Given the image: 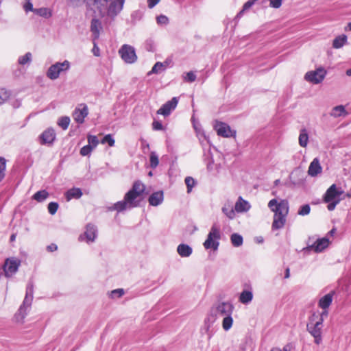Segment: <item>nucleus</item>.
<instances>
[{
	"instance_id": "nucleus-1",
	"label": "nucleus",
	"mask_w": 351,
	"mask_h": 351,
	"mask_svg": "<svg viewBox=\"0 0 351 351\" xmlns=\"http://www.w3.org/2000/svg\"><path fill=\"white\" fill-rule=\"evenodd\" d=\"M145 190V186L139 180L133 183L132 187L124 195L121 201H119L108 208L109 210H117L118 213L123 212L126 209H131L140 206L141 201V196Z\"/></svg>"
},
{
	"instance_id": "nucleus-2",
	"label": "nucleus",
	"mask_w": 351,
	"mask_h": 351,
	"mask_svg": "<svg viewBox=\"0 0 351 351\" xmlns=\"http://www.w3.org/2000/svg\"><path fill=\"white\" fill-rule=\"evenodd\" d=\"M268 207L274 213L272 229L278 230L284 227L286 217L289 213V203L286 199H281L279 202L276 199H271Z\"/></svg>"
},
{
	"instance_id": "nucleus-3",
	"label": "nucleus",
	"mask_w": 351,
	"mask_h": 351,
	"mask_svg": "<svg viewBox=\"0 0 351 351\" xmlns=\"http://www.w3.org/2000/svg\"><path fill=\"white\" fill-rule=\"evenodd\" d=\"M125 0H90V4L96 6L100 12L106 10L108 17L114 20L121 12Z\"/></svg>"
},
{
	"instance_id": "nucleus-4",
	"label": "nucleus",
	"mask_w": 351,
	"mask_h": 351,
	"mask_svg": "<svg viewBox=\"0 0 351 351\" xmlns=\"http://www.w3.org/2000/svg\"><path fill=\"white\" fill-rule=\"evenodd\" d=\"M71 68V63L68 60L57 62L51 64L46 72L47 77L51 80H57L62 73H66Z\"/></svg>"
},
{
	"instance_id": "nucleus-5",
	"label": "nucleus",
	"mask_w": 351,
	"mask_h": 351,
	"mask_svg": "<svg viewBox=\"0 0 351 351\" xmlns=\"http://www.w3.org/2000/svg\"><path fill=\"white\" fill-rule=\"evenodd\" d=\"M221 239V233L219 228L216 225L213 224L210 228V230L207 236L206 240L204 243V247L205 249H213L217 250L219 245V241Z\"/></svg>"
},
{
	"instance_id": "nucleus-6",
	"label": "nucleus",
	"mask_w": 351,
	"mask_h": 351,
	"mask_svg": "<svg viewBox=\"0 0 351 351\" xmlns=\"http://www.w3.org/2000/svg\"><path fill=\"white\" fill-rule=\"evenodd\" d=\"M326 74V70L319 66L314 71H308L304 75V80L313 84H318L324 80Z\"/></svg>"
},
{
	"instance_id": "nucleus-7",
	"label": "nucleus",
	"mask_w": 351,
	"mask_h": 351,
	"mask_svg": "<svg viewBox=\"0 0 351 351\" xmlns=\"http://www.w3.org/2000/svg\"><path fill=\"white\" fill-rule=\"evenodd\" d=\"M119 53L122 60L128 64L134 63L137 60L135 49L131 45L126 44L122 45L119 50Z\"/></svg>"
},
{
	"instance_id": "nucleus-8",
	"label": "nucleus",
	"mask_w": 351,
	"mask_h": 351,
	"mask_svg": "<svg viewBox=\"0 0 351 351\" xmlns=\"http://www.w3.org/2000/svg\"><path fill=\"white\" fill-rule=\"evenodd\" d=\"M321 321H316L315 323H308L306 324V330L313 337L314 342L319 345L322 342Z\"/></svg>"
},
{
	"instance_id": "nucleus-9",
	"label": "nucleus",
	"mask_w": 351,
	"mask_h": 351,
	"mask_svg": "<svg viewBox=\"0 0 351 351\" xmlns=\"http://www.w3.org/2000/svg\"><path fill=\"white\" fill-rule=\"evenodd\" d=\"M217 134L224 138L235 137L236 130H231L230 127L226 123L215 121L213 125Z\"/></svg>"
},
{
	"instance_id": "nucleus-10",
	"label": "nucleus",
	"mask_w": 351,
	"mask_h": 351,
	"mask_svg": "<svg viewBox=\"0 0 351 351\" xmlns=\"http://www.w3.org/2000/svg\"><path fill=\"white\" fill-rule=\"evenodd\" d=\"M21 263V261L19 258L14 257L7 258L3 265L5 276L9 277L14 274L18 271Z\"/></svg>"
},
{
	"instance_id": "nucleus-11",
	"label": "nucleus",
	"mask_w": 351,
	"mask_h": 351,
	"mask_svg": "<svg viewBox=\"0 0 351 351\" xmlns=\"http://www.w3.org/2000/svg\"><path fill=\"white\" fill-rule=\"evenodd\" d=\"M234 310V306L228 302H222L219 303L212 311L216 316L226 317L231 315Z\"/></svg>"
},
{
	"instance_id": "nucleus-12",
	"label": "nucleus",
	"mask_w": 351,
	"mask_h": 351,
	"mask_svg": "<svg viewBox=\"0 0 351 351\" xmlns=\"http://www.w3.org/2000/svg\"><path fill=\"white\" fill-rule=\"evenodd\" d=\"M56 138V134L53 128H49L44 130L39 136V143L43 145L51 146Z\"/></svg>"
},
{
	"instance_id": "nucleus-13",
	"label": "nucleus",
	"mask_w": 351,
	"mask_h": 351,
	"mask_svg": "<svg viewBox=\"0 0 351 351\" xmlns=\"http://www.w3.org/2000/svg\"><path fill=\"white\" fill-rule=\"evenodd\" d=\"M343 193L341 189H337L336 184H332L326 191L324 195V201L329 202L332 201H341L340 196Z\"/></svg>"
},
{
	"instance_id": "nucleus-14",
	"label": "nucleus",
	"mask_w": 351,
	"mask_h": 351,
	"mask_svg": "<svg viewBox=\"0 0 351 351\" xmlns=\"http://www.w3.org/2000/svg\"><path fill=\"white\" fill-rule=\"evenodd\" d=\"M311 238H309V241L307 246V250H313L316 253L322 252L329 245V239L324 237L322 239H317L313 243L310 244Z\"/></svg>"
},
{
	"instance_id": "nucleus-15",
	"label": "nucleus",
	"mask_w": 351,
	"mask_h": 351,
	"mask_svg": "<svg viewBox=\"0 0 351 351\" xmlns=\"http://www.w3.org/2000/svg\"><path fill=\"white\" fill-rule=\"evenodd\" d=\"M171 111H157L156 115L153 117L152 128L154 130H162L163 126L162 122L171 114Z\"/></svg>"
},
{
	"instance_id": "nucleus-16",
	"label": "nucleus",
	"mask_w": 351,
	"mask_h": 351,
	"mask_svg": "<svg viewBox=\"0 0 351 351\" xmlns=\"http://www.w3.org/2000/svg\"><path fill=\"white\" fill-rule=\"evenodd\" d=\"M322 170V167L320 165L319 160L317 158H315L313 160L308 167V174L311 177H315L320 173Z\"/></svg>"
},
{
	"instance_id": "nucleus-17",
	"label": "nucleus",
	"mask_w": 351,
	"mask_h": 351,
	"mask_svg": "<svg viewBox=\"0 0 351 351\" xmlns=\"http://www.w3.org/2000/svg\"><path fill=\"white\" fill-rule=\"evenodd\" d=\"M251 208L250 203L239 196L234 205V210L237 213H244L248 211Z\"/></svg>"
},
{
	"instance_id": "nucleus-18",
	"label": "nucleus",
	"mask_w": 351,
	"mask_h": 351,
	"mask_svg": "<svg viewBox=\"0 0 351 351\" xmlns=\"http://www.w3.org/2000/svg\"><path fill=\"white\" fill-rule=\"evenodd\" d=\"M334 294L335 291H332L321 298L319 300L318 306L322 309H328L332 302Z\"/></svg>"
},
{
	"instance_id": "nucleus-19",
	"label": "nucleus",
	"mask_w": 351,
	"mask_h": 351,
	"mask_svg": "<svg viewBox=\"0 0 351 351\" xmlns=\"http://www.w3.org/2000/svg\"><path fill=\"white\" fill-rule=\"evenodd\" d=\"M101 21L95 18H93L91 20L90 23V31L93 33V39H98L100 34V30L101 29Z\"/></svg>"
},
{
	"instance_id": "nucleus-20",
	"label": "nucleus",
	"mask_w": 351,
	"mask_h": 351,
	"mask_svg": "<svg viewBox=\"0 0 351 351\" xmlns=\"http://www.w3.org/2000/svg\"><path fill=\"white\" fill-rule=\"evenodd\" d=\"M164 199L163 192L162 191L153 193L149 197L148 202L150 205L157 206L160 205Z\"/></svg>"
},
{
	"instance_id": "nucleus-21",
	"label": "nucleus",
	"mask_w": 351,
	"mask_h": 351,
	"mask_svg": "<svg viewBox=\"0 0 351 351\" xmlns=\"http://www.w3.org/2000/svg\"><path fill=\"white\" fill-rule=\"evenodd\" d=\"M97 234V227L93 224L88 223L86 226V231L84 232V235L86 236V238L87 239V241L89 242H93L96 237Z\"/></svg>"
},
{
	"instance_id": "nucleus-22",
	"label": "nucleus",
	"mask_w": 351,
	"mask_h": 351,
	"mask_svg": "<svg viewBox=\"0 0 351 351\" xmlns=\"http://www.w3.org/2000/svg\"><path fill=\"white\" fill-rule=\"evenodd\" d=\"M177 252L181 257H189L192 254L193 249L185 243H181L177 247Z\"/></svg>"
},
{
	"instance_id": "nucleus-23",
	"label": "nucleus",
	"mask_w": 351,
	"mask_h": 351,
	"mask_svg": "<svg viewBox=\"0 0 351 351\" xmlns=\"http://www.w3.org/2000/svg\"><path fill=\"white\" fill-rule=\"evenodd\" d=\"M29 301V298H28L27 296H25V299L23 300V304L20 306V308L18 311V313L15 315L16 319L18 321H21L25 318V317L27 314L25 312L26 307H28L30 306V305H28Z\"/></svg>"
},
{
	"instance_id": "nucleus-24",
	"label": "nucleus",
	"mask_w": 351,
	"mask_h": 351,
	"mask_svg": "<svg viewBox=\"0 0 351 351\" xmlns=\"http://www.w3.org/2000/svg\"><path fill=\"white\" fill-rule=\"evenodd\" d=\"M82 195V191L80 188L73 187L69 190H68L66 193V199L67 201L71 200V199H79Z\"/></svg>"
},
{
	"instance_id": "nucleus-25",
	"label": "nucleus",
	"mask_w": 351,
	"mask_h": 351,
	"mask_svg": "<svg viewBox=\"0 0 351 351\" xmlns=\"http://www.w3.org/2000/svg\"><path fill=\"white\" fill-rule=\"evenodd\" d=\"M253 299L252 292L250 291L244 290L243 291L239 297V301L242 304H248Z\"/></svg>"
},
{
	"instance_id": "nucleus-26",
	"label": "nucleus",
	"mask_w": 351,
	"mask_h": 351,
	"mask_svg": "<svg viewBox=\"0 0 351 351\" xmlns=\"http://www.w3.org/2000/svg\"><path fill=\"white\" fill-rule=\"evenodd\" d=\"M348 38L345 34L336 37L332 43V47L335 49L342 47L347 42Z\"/></svg>"
},
{
	"instance_id": "nucleus-27",
	"label": "nucleus",
	"mask_w": 351,
	"mask_h": 351,
	"mask_svg": "<svg viewBox=\"0 0 351 351\" xmlns=\"http://www.w3.org/2000/svg\"><path fill=\"white\" fill-rule=\"evenodd\" d=\"M11 96V92L8 89L0 86V106L8 101Z\"/></svg>"
},
{
	"instance_id": "nucleus-28",
	"label": "nucleus",
	"mask_w": 351,
	"mask_h": 351,
	"mask_svg": "<svg viewBox=\"0 0 351 351\" xmlns=\"http://www.w3.org/2000/svg\"><path fill=\"white\" fill-rule=\"evenodd\" d=\"M308 141V135L307 130L305 128H302L300 130L299 136V144L302 147H306Z\"/></svg>"
},
{
	"instance_id": "nucleus-29",
	"label": "nucleus",
	"mask_w": 351,
	"mask_h": 351,
	"mask_svg": "<svg viewBox=\"0 0 351 351\" xmlns=\"http://www.w3.org/2000/svg\"><path fill=\"white\" fill-rule=\"evenodd\" d=\"M178 103V97H174L171 100L167 101L159 110H174Z\"/></svg>"
},
{
	"instance_id": "nucleus-30",
	"label": "nucleus",
	"mask_w": 351,
	"mask_h": 351,
	"mask_svg": "<svg viewBox=\"0 0 351 351\" xmlns=\"http://www.w3.org/2000/svg\"><path fill=\"white\" fill-rule=\"evenodd\" d=\"M215 320L216 315H215V313L212 311L211 313L207 316V317L204 320V328L205 329L206 332L209 331L211 325L215 322Z\"/></svg>"
},
{
	"instance_id": "nucleus-31",
	"label": "nucleus",
	"mask_w": 351,
	"mask_h": 351,
	"mask_svg": "<svg viewBox=\"0 0 351 351\" xmlns=\"http://www.w3.org/2000/svg\"><path fill=\"white\" fill-rule=\"evenodd\" d=\"M49 196V193L46 190H41L37 191L32 197L33 199L42 202L45 200Z\"/></svg>"
},
{
	"instance_id": "nucleus-32",
	"label": "nucleus",
	"mask_w": 351,
	"mask_h": 351,
	"mask_svg": "<svg viewBox=\"0 0 351 351\" xmlns=\"http://www.w3.org/2000/svg\"><path fill=\"white\" fill-rule=\"evenodd\" d=\"M231 243L234 247H239L243 244V239L241 235L233 233L230 237Z\"/></svg>"
},
{
	"instance_id": "nucleus-33",
	"label": "nucleus",
	"mask_w": 351,
	"mask_h": 351,
	"mask_svg": "<svg viewBox=\"0 0 351 351\" xmlns=\"http://www.w3.org/2000/svg\"><path fill=\"white\" fill-rule=\"evenodd\" d=\"M166 64H164V63L160 62H157L154 66L152 67V70L149 72V75L152 73H160L162 71H164L166 69Z\"/></svg>"
},
{
	"instance_id": "nucleus-34",
	"label": "nucleus",
	"mask_w": 351,
	"mask_h": 351,
	"mask_svg": "<svg viewBox=\"0 0 351 351\" xmlns=\"http://www.w3.org/2000/svg\"><path fill=\"white\" fill-rule=\"evenodd\" d=\"M70 121H71V119L69 117H67V116L61 117L58 120L57 124L62 130H66L69 128Z\"/></svg>"
},
{
	"instance_id": "nucleus-35",
	"label": "nucleus",
	"mask_w": 351,
	"mask_h": 351,
	"mask_svg": "<svg viewBox=\"0 0 351 351\" xmlns=\"http://www.w3.org/2000/svg\"><path fill=\"white\" fill-rule=\"evenodd\" d=\"M34 13L46 19L49 18L51 16V10L47 8L35 9V10H34Z\"/></svg>"
},
{
	"instance_id": "nucleus-36",
	"label": "nucleus",
	"mask_w": 351,
	"mask_h": 351,
	"mask_svg": "<svg viewBox=\"0 0 351 351\" xmlns=\"http://www.w3.org/2000/svg\"><path fill=\"white\" fill-rule=\"evenodd\" d=\"M88 111H76L74 114V119L78 123H82L85 117H87Z\"/></svg>"
},
{
	"instance_id": "nucleus-37",
	"label": "nucleus",
	"mask_w": 351,
	"mask_h": 351,
	"mask_svg": "<svg viewBox=\"0 0 351 351\" xmlns=\"http://www.w3.org/2000/svg\"><path fill=\"white\" fill-rule=\"evenodd\" d=\"M32 53L30 52L26 53L24 56H20L18 59V62L21 65H25L30 63L32 61Z\"/></svg>"
},
{
	"instance_id": "nucleus-38",
	"label": "nucleus",
	"mask_w": 351,
	"mask_h": 351,
	"mask_svg": "<svg viewBox=\"0 0 351 351\" xmlns=\"http://www.w3.org/2000/svg\"><path fill=\"white\" fill-rule=\"evenodd\" d=\"M233 319L231 315H228L223 317L222 326L224 330H228L232 326Z\"/></svg>"
},
{
	"instance_id": "nucleus-39",
	"label": "nucleus",
	"mask_w": 351,
	"mask_h": 351,
	"mask_svg": "<svg viewBox=\"0 0 351 351\" xmlns=\"http://www.w3.org/2000/svg\"><path fill=\"white\" fill-rule=\"evenodd\" d=\"M150 167L152 169L156 168L159 163L158 156L155 152H152L149 156Z\"/></svg>"
},
{
	"instance_id": "nucleus-40",
	"label": "nucleus",
	"mask_w": 351,
	"mask_h": 351,
	"mask_svg": "<svg viewBox=\"0 0 351 351\" xmlns=\"http://www.w3.org/2000/svg\"><path fill=\"white\" fill-rule=\"evenodd\" d=\"M33 293H34V284L32 281H29L26 287V294L25 296L29 298V301L28 305H31L32 301L33 299Z\"/></svg>"
},
{
	"instance_id": "nucleus-41",
	"label": "nucleus",
	"mask_w": 351,
	"mask_h": 351,
	"mask_svg": "<svg viewBox=\"0 0 351 351\" xmlns=\"http://www.w3.org/2000/svg\"><path fill=\"white\" fill-rule=\"evenodd\" d=\"M33 293H34V284L32 281H29L26 287V294L25 296L29 298V301L28 305H31L32 301L33 299Z\"/></svg>"
},
{
	"instance_id": "nucleus-42",
	"label": "nucleus",
	"mask_w": 351,
	"mask_h": 351,
	"mask_svg": "<svg viewBox=\"0 0 351 351\" xmlns=\"http://www.w3.org/2000/svg\"><path fill=\"white\" fill-rule=\"evenodd\" d=\"M221 210L223 213L226 215V217L230 219H233L235 217V210L232 208H227L226 206H223Z\"/></svg>"
},
{
	"instance_id": "nucleus-43",
	"label": "nucleus",
	"mask_w": 351,
	"mask_h": 351,
	"mask_svg": "<svg viewBox=\"0 0 351 351\" xmlns=\"http://www.w3.org/2000/svg\"><path fill=\"white\" fill-rule=\"evenodd\" d=\"M311 206L309 204H304L301 206L298 211V214L301 216H305L310 213Z\"/></svg>"
},
{
	"instance_id": "nucleus-44",
	"label": "nucleus",
	"mask_w": 351,
	"mask_h": 351,
	"mask_svg": "<svg viewBox=\"0 0 351 351\" xmlns=\"http://www.w3.org/2000/svg\"><path fill=\"white\" fill-rule=\"evenodd\" d=\"M185 184L187 187V193H190L193 189V187L195 185V180L190 176H188L185 178Z\"/></svg>"
},
{
	"instance_id": "nucleus-45",
	"label": "nucleus",
	"mask_w": 351,
	"mask_h": 351,
	"mask_svg": "<svg viewBox=\"0 0 351 351\" xmlns=\"http://www.w3.org/2000/svg\"><path fill=\"white\" fill-rule=\"evenodd\" d=\"M145 49L148 51H154L155 50V43L153 39L148 38L144 43Z\"/></svg>"
},
{
	"instance_id": "nucleus-46",
	"label": "nucleus",
	"mask_w": 351,
	"mask_h": 351,
	"mask_svg": "<svg viewBox=\"0 0 351 351\" xmlns=\"http://www.w3.org/2000/svg\"><path fill=\"white\" fill-rule=\"evenodd\" d=\"M101 144L108 143L109 146L113 147L114 145L115 141L111 134H106L101 141Z\"/></svg>"
},
{
	"instance_id": "nucleus-47",
	"label": "nucleus",
	"mask_w": 351,
	"mask_h": 351,
	"mask_svg": "<svg viewBox=\"0 0 351 351\" xmlns=\"http://www.w3.org/2000/svg\"><path fill=\"white\" fill-rule=\"evenodd\" d=\"M5 162L6 161L4 158L0 157V182L5 177Z\"/></svg>"
},
{
	"instance_id": "nucleus-48",
	"label": "nucleus",
	"mask_w": 351,
	"mask_h": 351,
	"mask_svg": "<svg viewBox=\"0 0 351 351\" xmlns=\"http://www.w3.org/2000/svg\"><path fill=\"white\" fill-rule=\"evenodd\" d=\"M143 13L140 10H135L131 14V20L133 23H136L141 19Z\"/></svg>"
},
{
	"instance_id": "nucleus-49",
	"label": "nucleus",
	"mask_w": 351,
	"mask_h": 351,
	"mask_svg": "<svg viewBox=\"0 0 351 351\" xmlns=\"http://www.w3.org/2000/svg\"><path fill=\"white\" fill-rule=\"evenodd\" d=\"M156 22L158 25H166L169 23V19L167 16L160 14L156 17Z\"/></svg>"
},
{
	"instance_id": "nucleus-50",
	"label": "nucleus",
	"mask_w": 351,
	"mask_h": 351,
	"mask_svg": "<svg viewBox=\"0 0 351 351\" xmlns=\"http://www.w3.org/2000/svg\"><path fill=\"white\" fill-rule=\"evenodd\" d=\"M58 207H59V205L57 202H50L48 204V211L51 215H53L57 212Z\"/></svg>"
},
{
	"instance_id": "nucleus-51",
	"label": "nucleus",
	"mask_w": 351,
	"mask_h": 351,
	"mask_svg": "<svg viewBox=\"0 0 351 351\" xmlns=\"http://www.w3.org/2000/svg\"><path fill=\"white\" fill-rule=\"evenodd\" d=\"M93 148L92 145H87L84 147H82L80 149V154L83 156H88L91 152L93 151Z\"/></svg>"
},
{
	"instance_id": "nucleus-52",
	"label": "nucleus",
	"mask_w": 351,
	"mask_h": 351,
	"mask_svg": "<svg viewBox=\"0 0 351 351\" xmlns=\"http://www.w3.org/2000/svg\"><path fill=\"white\" fill-rule=\"evenodd\" d=\"M88 145H92L93 148L97 147L99 143L98 138L96 136L94 135H88Z\"/></svg>"
},
{
	"instance_id": "nucleus-53",
	"label": "nucleus",
	"mask_w": 351,
	"mask_h": 351,
	"mask_svg": "<svg viewBox=\"0 0 351 351\" xmlns=\"http://www.w3.org/2000/svg\"><path fill=\"white\" fill-rule=\"evenodd\" d=\"M124 294L123 289H117L111 291V297L113 298H119Z\"/></svg>"
},
{
	"instance_id": "nucleus-54",
	"label": "nucleus",
	"mask_w": 351,
	"mask_h": 351,
	"mask_svg": "<svg viewBox=\"0 0 351 351\" xmlns=\"http://www.w3.org/2000/svg\"><path fill=\"white\" fill-rule=\"evenodd\" d=\"M186 82H193L196 80V75L193 71L186 73L184 77Z\"/></svg>"
},
{
	"instance_id": "nucleus-55",
	"label": "nucleus",
	"mask_w": 351,
	"mask_h": 351,
	"mask_svg": "<svg viewBox=\"0 0 351 351\" xmlns=\"http://www.w3.org/2000/svg\"><path fill=\"white\" fill-rule=\"evenodd\" d=\"M24 10L25 12H33L35 9L33 8V4L30 1V0H26V2L24 5Z\"/></svg>"
},
{
	"instance_id": "nucleus-56",
	"label": "nucleus",
	"mask_w": 351,
	"mask_h": 351,
	"mask_svg": "<svg viewBox=\"0 0 351 351\" xmlns=\"http://www.w3.org/2000/svg\"><path fill=\"white\" fill-rule=\"evenodd\" d=\"M348 114V111H332L330 113V115L335 117H346Z\"/></svg>"
},
{
	"instance_id": "nucleus-57",
	"label": "nucleus",
	"mask_w": 351,
	"mask_h": 351,
	"mask_svg": "<svg viewBox=\"0 0 351 351\" xmlns=\"http://www.w3.org/2000/svg\"><path fill=\"white\" fill-rule=\"evenodd\" d=\"M270 6L274 8H279L282 5V0H269Z\"/></svg>"
},
{
	"instance_id": "nucleus-58",
	"label": "nucleus",
	"mask_w": 351,
	"mask_h": 351,
	"mask_svg": "<svg viewBox=\"0 0 351 351\" xmlns=\"http://www.w3.org/2000/svg\"><path fill=\"white\" fill-rule=\"evenodd\" d=\"M92 52L95 56H100V49L95 40L93 41V47L92 49Z\"/></svg>"
},
{
	"instance_id": "nucleus-59",
	"label": "nucleus",
	"mask_w": 351,
	"mask_h": 351,
	"mask_svg": "<svg viewBox=\"0 0 351 351\" xmlns=\"http://www.w3.org/2000/svg\"><path fill=\"white\" fill-rule=\"evenodd\" d=\"M340 202H339V200H336V201H332V202H328V204L327 206V208L328 210L330 211H332L333 210L336 206Z\"/></svg>"
},
{
	"instance_id": "nucleus-60",
	"label": "nucleus",
	"mask_w": 351,
	"mask_h": 351,
	"mask_svg": "<svg viewBox=\"0 0 351 351\" xmlns=\"http://www.w3.org/2000/svg\"><path fill=\"white\" fill-rule=\"evenodd\" d=\"M324 311L319 314V319L317 321H321V324L323 325V322L325 317H326L328 315V311L327 309H323Z\"/></svg>"
},
{
	"instance_id": "nucleus-61",
	"label": "nucleus",
	"mask_w": 351,
	"mask_h": 351,
	"mask_svg": "<svg viewBox=\"0 0 351 351\" xmlns=\"http://www.w3.org/2000/svg\"><path fill=\"white\" fill-rule=\"evenodd\" d=\"M319 314H317L316 312H313L311 316L309 317L308 323H315V322L319 319Z\"/></svg>"
},
{
	"instance_id": "nucleus-62",
	"label": "nucleus",
	"mask_w": 351,
	"mask_h": 351,
	"mask_svg": "<svg viewBox=\"0 0 351 351\" xmlns=\"http://www.w3.org/2000/svg\"><path fill=\"white\" fill-rule=\"evenodd\" d=\"M160 0H147V5L149 8H153L156 5Z\"/></svg>"
},
{
	"instance_id": "nucleus-63",
	"label": "nucleus",
	"mask_w": 351,
	"mask_h": 351,
	"mask_svg": "<svg viewBox=\"0 0 351 351\" xmlns=\"http://www.w3.org/2000/svg\"><path fill=\"white\" fill-rule=\"evenodd\" d=\"M254 3L251 0H248L245 2L243 6V10L250 9Z\"/></svg>"
},
{
	"instance_id": "nucleus-64",
	"label": "nucleus",
	"mask_w": 351,
	"mask_h": 351,
	"mask_svg": "<svg viewBox=\"0 0 351 351\" xmlns=\"http://www.w3.org/2000/svg\"><path fill=\"white\" fill-rule=\"evenodd\" d=\"M270 351H290L289 345H286L283 347L282 349L278 348H274Z\"/></svg>"
}]
</instances>
